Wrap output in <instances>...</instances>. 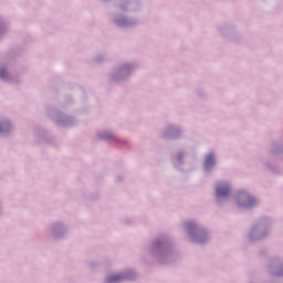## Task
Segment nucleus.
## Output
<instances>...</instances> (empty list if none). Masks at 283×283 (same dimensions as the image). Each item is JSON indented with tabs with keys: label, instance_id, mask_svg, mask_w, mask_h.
I'll use <instances>...</instances> for the list:
<instances>
[{
	"label": "nucleus",
	"instance_id": "39448f33",
	"mask_svg": "<svg viewBox=\"0 0 283 283\" xmlns=\"http://www.w3.org/2000/svg\"><path fill=\"white\" fill-rule=\"evenodd\" d=\"M6 76H8V71L6 70H0V78H6Z\"/></svg>",
	"mask_w": 283,
	"mask_h": 283
},
{
	"label": "nucleus",
	"instance_id": "423d86ee",
	"mask_svg": "<svg viewBox=\"0 0 283 283\" xmlns=\"http://www.w3.org/2000/svg\"><path fill=\"white\" fill-rule=\"evenodd\" d=\"M6 127H8V124H0V133L6 132Z\"/></svg>",
	"mask_w": 283,
	"mask_h": 283
},
{
	"label": "nucleus",
	"instance_id": "20e7f679",
	"mask_svg": "<svg viewBox=\"0 0 283 283\" xmlns=\"http://www.w3.org/2000/svg\"><path fill=\"white\" fill-rule=\"evenodd\" d=\"M120 280H123L122 275H114L108 277V283L120 282Z\"/></svg>",
	"mask_w": 283,
	"mask_h": 283
},
{
	"label": "nucleus",
	"instance_id": "7ed1b4c3",
	"mask_svg": "<svg viewBox=\"0 0 283 283\" xmlns=\"http://www.w3.org/2000/svg\"><path fill=\"white\" fill-rule=\"evenodd\" d=\"M245 200L247 201L242 203L243 207H252L253 202H255V200L251 196H247Z\"/></svg>",
	"mask_w": 283,
	"mask_h": 283
},
{
	"label": "nucleus",
	"instance_id": "f03ea898",
	"mask_svg": "<svg viewBox=\"0 0 283 283\" xmlns=\"http://www.w3.org/2000/svg\"><path fill=\"white\" fill-rule=\"evenodd\" d=\"M216 164V159L213 158V155H208L205 160V167L206 169H209L210 167H213Z\"/></svg>",
	"mask_w": 283,
	"mask_h": 283
},
{
	"label": "nucleus",
	"instance_id": "f257e3e1",
	"mask_svg": "<svg viewBox=\"0 0 283 283\" xmlns=\"http://www.w3.org/2000/svg\"><path fill=\"white\" fill-rule=\"evenodd\" d=\"M229 191H231V188H229V185L227 184L219 185L216 190L217 198H227V196H229Z\"/></svg>",
	"mask_w": 283,
	"mask_h": 283
},
{
	"label": "nucleus",
	"instance_id": "0eeeda50",
	"mask_svg": "<svg viewBox=\"0 0 283 283\" xmlns=\"http://www.w3.org/2000/svg\"><path fill=\"white\" fill-rule=\"evenodd\" d=\"M187 229H191V223H188V224H187Z\"/></svg>",
	"mask_w": 283,
	"mask_h": 283
}]
</instances>
